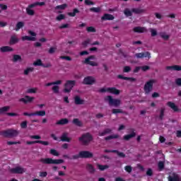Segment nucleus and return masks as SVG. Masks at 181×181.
Returning a JSON list of instances; mask_svg holds the SVG:
<instances>
[{
    "instance_id": "1",
    "label": "nucleus",
    "mask_w": 181,
    "mask_h": 181,
    "mask_svg": "<svg viewBox=\"0 0 181 181\" xmlns=\"http://www.w3.org/2000/svg\"><path fill=\"white\" fill-rule=\"evenodd\" d=\"M1 136L4 138H16L19 135V131L13 129H8L0 132Z\"/></svg>"
},
{
    "instance_id": "2",
    "label": "nucleus",
    "mask_w": 181,
    "mask_h": 181,
    "mask_svg": "<svg viewBox=\"0 0 181 181\" xmlns=\"http://www.w3.org/2000/svg\"><path fill=\"white\" fill-rule=\"evenodd\" d=\"M94 139L93 135L89 132L85 133L81 135V137L78 138V141L83 145L84 146H87L90 145V143Z\"/></svg>"
},
{
    "instance_id": "3",
    "label": "nucleus",
    "mask_w": 181,
    "mask_h": 181,
    "mask_svg": "<svg viewBox=\"0 0 181 181\" xmlns=\"http://www.w3.org/2000/svg\"><path fill=\"white\" fill-rule=\"evenodd\" d=\"M40 162H42V163H44L45 165H60L61 163H64V160L62 159L53 160L50 158H41Z\"/></svg>"
},
{
    "instance_id": "4",
    "label": "nucleus",
    "mask_w": 181,
    "mask_h": 181,
    "mask_svg": "<svg viewBox=\"0 0 181 181\" xmlns=\"http://www.w3.org/2000/svg\"><path fill=\"white\" fill-rule=\"evenodd\" d=\"M76 86V81L75 80H67L64 85V93H71V90Z\"/></svg>"
},
{
    "instance_id": "5",
    "label": "nucleus",
    "mask_w": 181,
    "mask_h": 181,
    "mask_svg": "<svg viewBox=\"0 0 181 181\" xmlns=\"http://www.w3.org/2000/svg\"><path fill=\"white\" fill-rule=\"evenodd\" d=\"M105 101H107L109 105L113 107H119L121 105V100L114 99L112 96L107 95L105 98Z\"/></svg>"
},
{
    "instance_id": "6",
    "label": "nucleus",
    "mask_w": 181,
    "mask_h": 181,
    "mask_svg": "<svg viewBox=\"0 0 181 181\" xmlns=\"http://www.w3.org/2000/svg\"><path fill=\"white\" fill-rule=\"evenodd\" d=\"M155 83H156L155 79H151L145 83L144 88L145 94L148 95L153 90V84H155Z\"/></svg>"
},
{
    "instance_id": "7",
    "label": "nucleus",
    "mask_w": 181,
    "mask_h": 181,
    "mask_svg": "<svg viewBox=\"0 0 181 181\" xmlns=\"http://www.w3.org/2000/svg\"><path fill=\"white\" fill-rule=\"evenodd\" d=\"M110 93L111 94H115V95H119V93H121V91L118 89H117L115 87H112V88H100L99 90V93Z\"/></svg>"
},
{
    "instance_id": "8",
    "label": "nucleus",
    "mask_w": 181,
    "mask_h": 181,
    "mask_svg": "<svg viewBox=\"0 0 181 181\" xmlns=\"http://www.w3.org/2000/svg\"><path fill=\"white\" fill-rule=\"evenodd\" d=\"M23 115H24L25 117H35V115H37V117H45V115H46V111L40 110L31 113H28L25 112L23 113Z\"/></svg>"
},
{
    "instance_id": "9",
    "label": "nucleus",
    "mask_w": 181,
    "mask_h": 181,
    "mask_svg": "<svg viewBox=\"0 0 181 181\" xmlns=\"http://www.w3.org/2000/svg\"><path fill=\"white\" fill-rule=\"evenodd\" d=\"M79 156L81 159H90L94 156V154L88 151H82L79 152Z\"/></svg>"
},
{
    "instance_id": "10",
    "label": "nucleus",
    "mask_w": 181,
    "mask_h": 181,
    "mask_svg": "<svg viewBox=\"0 0 181 181\" xmlns=\"http://www.w3.org/2000/svg\"><path fill=\"white\" fill-rule=\"evenodd\" d=\"M94 59H95V56L94 55H91L88 58L85 59V61H84L85 64H89L93 67H97V66H98V64L95 62L90 61V60H94Z\"/></svg>"
},
{
    "instance_id": "11",
    "label": "nucleus",
    "mask_w": 181,
    "mask_h": 181,
    "mask_svg": "<svg viewBox=\"0 0 181 181\" xmlns=\"http://www.w3.org/2000/svg\"><path fill=\"white\" fill-rule=\"evenodd\" d=\"M95 83V78L93 76H86L83 78V84L85 86H93Z\"/></svg>"
},
{
    "instance_id": "12",
    "label": "nucleus",
    "mask_w": 181,
    "mask_h": 181,
    "mask_svg": "<svg viewBox=\"0 0 181 181\" xmlns=\"http://www.w3.org/2000/svg\"><path fill=\"white\" fill-rule=\"evenodd\" d=\"M35 100L34 97H30L29 95H25L24 98H21L18 100L20 103H23V104H29Z\"/></svg>"
},
{
    "instance_id": "13",
    "label": "nucleus",
    "mask_w": 181,
    "mask_h": 181,
    "mask_svg": "<svg viewBox=\"0 0 181 181\" xmlns=\"http://www.w3.org/2000/svg\"><path fill=\"white\" fill-rule=\"evenodd\" d=\"M131 132L132 133L130 134H126L123 136V139L124 141H129V139H132V138H135L136 136L135 129H131Z\"/></svg>"
},
{
    "instance_id": "14",
    "label": "nucleus",
    "mask_w": 181,
    "mask_h": 181,
    "mask_svg": "<svg viewBox=\"0 0 181 181\" xmlns=\"http://www.w3.org/2000/svg\"><path fill=\"white\" fill-rule=\"evenodd\" d=\"M167 105H168V107H170V108H171V110L174 112H180V109H179L177 105H176V104H175V103H173V102H170V101L168 102L167 103Z\"/></svg>"
},
{
    "instance_id": "15",
    "label": "nucleus",
    "mask_w": 181,
    "mask_h": 181,
    "mask_svg": "<svg viewBox=\"0 0 181 181\" xmlns=\"http://www.w3.org/2000/svg\"><path fill=\"white\" fill-rule=\"evenodd\" d=\"M135 57H137V59H144V57H148V59H151V52H145L136 53L135 54Z\"/></svg>"
},
{
    "instance_id": "16",
    "label": "nucleus",
    "mask_w": 181,
    "mask_h": 181,
    "mask_svg": "<svg viewBox=\"0 0 181 181\" xmlns=\"http://www.w3.org/2000/svg\"><path fill=\"white\" fill-rule=\"evenodd\" d=\"M35 144H41V145H44L45 146H47L49 145V141H45L42 140H37L33 141H26L27 145H33Z\"/></svg>"
},
{
    "instance_id": "17",
    "label": "nucleus",
    "mask_w": 181,
    "mask_h": 181,
    "mask_svg": "<svg viewBox=\"0 0 181 181\" xmlns=\"http://www.w3.org/2000/svg\"><path fill=\"white\" fill-rule=\"evenodd\" d=\"M11 172H13V173L22 175V173H25V172H26V170L21 167H16L11 170Z\"/></svg>"
},
{
    "instance_id": "18",
    "label": "nucleus",
    "mask_w": 181,
    "mask_h": 181,
    "mask_svg": "<svg viewBox=\"0 0 181 181\" xmlns=\"http://www.w3.org/2000/svg\"><path fill=\"white\" fill-rule=\"evenodd\" d=\"M148 30H146V28L145 27H134L133 28V32L135 33H144V32H147Z\"/></svg>"
},
{
    "instance_id": "19",
    "label": "nucleus",
    "mask_w": 181,
    "mask_h": 181,
    "mask_svg": "<svg viewBox=\"0 0 181 181\" xmlns=\"http://www.w3.org/2000/svg\"><path fill=\"white\" fill-rule=\"evenodd\" d=\"M114 19H115V17L112 14L105 13L101 17V21H114Z\"/></svg>"
},
{
    "instance_id": "20",
    "label": "nucleus",
    "mask_w": 181,
    "mask_h": 181,
    "mask_svg": "<svg viewBox=\"0 0 181 181\" xmlns=\"http://www.w3.org/2000/svg\"><path fill=\"white\" fill-rule=\"evenodd\" d=\"M19 42V38L16 35H13L11 36L9 45H16V43Z\"/></svg>"
},
{
    "instance_id": "21",
    "label": "nucleus",
    "mask_w": 181,
    "mask_h": 181,
    "mask_svg": "<svg viewBox=\"0 0 181 181\" xmlns=\"http://www.w3.org/2000/svg\"><path fill=\"white\" fill-rule=\"evenodd\" d=\"M1 53H6L8 52H13V48L10 46H3L0 48Z\"/></svg>"
},
{
    "instance_id": "22",
    "label": "nucleus",
    "mask_w": 181,
    "mask_h": 181,
    "mask_svg": "<svg viewBox=\"0 0 181 181\" xmlns=\"http://www.w3.org/2000/svg\"><path fill=\"white\" fill-rule=\"evenodd\" d=\"M117 78H119L120 80H127L128 81H136V78H135L127 77V76H124L121 74L117 75Z\"/></svg>"
},
{
    "instance_id": "23",
    "label": "nucleus",
    "mask_w": 181,
    "mask_h": 181,
    "mask_svg": "<svg viewBox=\"0 0 181 181\" xmlns=\"http://www.w3.org/2000/svg\"><path fill=\"white\" fill-rule=\"evenodd\" d=\"M166 70H175V71H181V66L178 65H174V66H167L165 67Z\"/></svg>"
},
{
    "instance_id": "24",
    "label": "nucleus",
    "mask_w": 181,
    "mask_h": 181,
    "mask_svg": "<svg viewBox=\"0 0 181 181\" xmlns=\"http://www.w3.org/2000/svg\"><path fill=\"white\" fill-rule=\"evenodd\" d=\"M74 103L76 105H83L84 104V100L81 99L80 96H75Z\"/></svg>"
},
{
    "instance_id": "25",
    "label": "nucleus",
    "mask_w": 181,
    "mask_h": 181,
    "mask_svg": "<svg viewBox=\"0 0 181 181\" xmlns=\"http://www.w3.org/2000/svg\"><path fill=\"white\" fill-rule=\"evenodd\" d=\"M69 124V119L63 118L56 122V125H67Z\"/></svg>"
},
{
    "instance_id": "26",
    "label": "nucleus",
    "mask_w": 181,
    "mask_h": 181,
    "mask_svg": "<svg viewBox=\"0 0 181 181\" xmlns=\"http://www.w3.org/2000/svg\"><path fill=\"white\" fill-rule=\"evenodd\" d=\"M132 12H133V13H136V15H139L141 13H145L146 10L144 8H132Z\"/></svg>"
},
{
    "instance_id": "27",
    "label": "nucleus",
    "mask_w": 181,
    "mask_h": 181,
    "mask_svg": "<svg viewBox=\"0 0 181 181\" xmlns=\"http://www.w3.org/2000/svg\"><path fill=\"white\" fill-rule=\"evenodd\" d=\"M112 132V129L110 128L105 129L103 132L99 133V136H104L107 135V134H111Z\"/></svg>"
},
{
    "instance_id": "28",
    "label": "nucleus",
    "mask_w": 181,
    "mask_h": 181,
    "mask_svg": "<svg viewBox=\"0 0 181 181\" xmlns=\"http://www.w3.org/2000/svg\"><path fill=\"white\" fill-rule=\"evenodd\" d=\"M168 181H180V177H179V175L174 174L173 176H168Z\"/></svg>"
},
{
    "instance_id": "29",
    "label": "nucleus",
    "mask_w": 181,
    "mask_h": 181,
    "mask_svg": "<svg viewBox=\"0 0 181 181\" xmlns=\"http://www.w3.org/2000/svg\"><path fill=\"white\" fill-rule=\"evenodd\" d=\"M86 169L88 170L89 173H95V168L91 164H87Z\"/></svg>"
},
{
    "instance_id": "30",
    "label": "nucleus",
    "mask_w": 181,
    "mask_h": 181,
    "mask_svg": "<svg viewBox=\"0 0 181 181\" xmlns=\"http://www.w3.org/2000/svg\"><path fill=\"white\" fill-rule=\"evenodd\" d=\"M22 40L23 41L28 40L29 42H35L36 41V37L25 35L22 37Z\"/></svg>"
},
{
    "instance_id": "31",
    "label": "nucleus",
    "mask_w": 181,
    "mask_h": 181,
    "mask_svg": "<svg viewBox=\"0 0 181 181\" xmlns=\"http://www.w3.org/2000/svg\"><path fill=\"white\" fill-rule=\"evenodd\" d=\"M23 26H25V23L22 22V21H19L18 23H17V24L16 25V28L15 30L16 32H18L20 29H22V28H23Z\"/></svg>"
},
{
    "instance_id": "32",
    "label": "nucleus",
    "mask_w": 181,
    "mask_h": 181,
    "mask_svg": "<svg viewBox=\"0 0 181 181\" xmlns=\"http://www.w3.org/2000/svg\"><path fill=\"white\" fill-rule=\"evenodd\" d=\"M118 138H119V135L118 134L110 135L105 137V141H110V139H118Z\"/></svg>"
},
{
    "instance_id": "33",
    "label": "nucleus",
    "mask_w": 181,
    "mask_h": 181,
    "mask_svg": "<svg viewBox=\"0 0 181 181\" xmlns=\"http://www.w3.org/2000/svg\"><path fill=\"white\" fill-rule=\"evenodd\" d=\"M62 142H70V138L67 137V133H64L61 136Z\"/></svg>"
},
{
    "instance_id": "34",
    "label": "nucleus",
    "mask_w": 181,
    "mask_h": 181,
    "mask_svg": "<svg viewBox=\"0 0 181 181\" xmlns=\"http://www.w3.org/2000/svg\"><path fill=\"white\" fill-rule=\"evenodd\" d=\"M72 122L74 125H76V127H83V123L78 118L74 119Z\"/></svg>"
},
{
    "instance_id": "35",
    "label": "nucleus",
    "mask_w": 181,
    "mask_h": 181,
    "mask_svg": "<svg viewBox=\"0 0 181 181\" xmlns=\"http://www.w3.org/2000/svg\"><path fill=\"white\" fill-rule=\"evenodd\" d=\"M76 13H80V11L78 10V8H74L73 12L68 13V15L69 16H71L72 18H74Z\"/></svg>"
},
{
    "instance_id": "36",
    "label": "nucleus",
    "mask_w": 181,
    "mask_h": 181,
    "mask_svg": "<svg viewBox=\"0 0 181 181\" xmlns=\"http://www.w3.org/2000/svg\"><path fill=\"white\" fill-rule=\"evenodd\" d=\"M22 61V57L18 54H14L13 57V62L14 63H16V62H21Z\"/></svg>"
},
{
    "instance_id": "37",
    "label": "nucleus",
    "mask_w": 181,
    "mask_h": 181,
    "mask_svg": "<svg viewBox=\"0 0 181 181\" xmlns=\"http://www.w3.org/2000/svg\"><path fill=\"white\" fill-rule=\"evenodd\" d=\"M86 30L88 33H95L97 32V30L93 26L87 27Z\"/></svg>"
},
{
    "instance_id": "38",
    "label": "nucleus",
    "mask_w": 181,
    "mask_h": 181,
    "mask_svg": "<svg viewBox=\"0 0 181 181\" xmlns=\"http://www.w3.org/2000/svg\"><path fill=\"white\" fill-rule=\"evenodd\" d=\"M158 166L159 172H162V170L165 169V163H163V161H159Z\"/></svg>"
},
{
    "instance_id": "39",
    "label": "nucleus",
    "mask_w": 181,
    "mask_h": 181,
    "mask_svg": "<svg viewBox=\"0 0 181 181\" xmlns=\"http://www.w3.org/2000/svg\"><path fill=\"white\" fill-rule=\"evenodd\" d=\"M165 107H161L160 110V115H159V119L162 121L163 119V117H165Z\"/></svg>"
},
{
    "instance_id": "40",
    "label": "nucleus",
    "mask_w": 181,
    "mask_h": 181,
    "mask_svg": "<svg viewBox=\"0 0 181 181\" xmlns=\"http://www.w3.org/2000/svg\"><path fill=\"white\" fill-rule=\"evenodd\" d=\"M124 13L127 18L129 16H132V11H130L129 8H125L124 11Z\"/></svg>"
},
{
    "instance_id": "41",
    "label": "nucleus",
    "mask_w": 181,
    "mask_h": 181,
    "mask_svg": "<svg viewBox=\"0 0 181 181\" xmlns=\"http://www.w3.org/2000/svg\"><path fill=\"white\" fill-rule=\"evenodd\" d=\"M98 168L99 170L104 171V170H105V169H108V168H110V166L108 165H103L100 164H98Z\"/></svg>"
},
{
    "instance_id": "42",
    "label": "nucleus",
    "mask_w": 181,
    "mask_h": 181,
    "mask_svg": "<svg viewBox=\"0 0 181 181\" xmlns=\"http://www.w3.org/2000/svg\"><path fill=\"white\" fill-rule=\"evenodd\" d=\"M33 66H41L42 67L43 66V62H42V59H38L35 62H33Z\"/></svg>"
},
{
    "instance_id": "43",
    "label": "nucleus",
    "mask_w": 181,
    "mask_h": 181,
    "mask_svg": "<svg viewBox=\"0 0 181 181\" xmlns=\"http://www.w3.org/2000/svg\"><path fill=\"white\" fill-rule=\"evenodd\" d=\"M11 108L9 106H4L3 107H0V114H4V112H8V110Z\"/></svg>"
},
{
    "instance_id": "44",
    "label": "nucleus",
    "mask_w": 181,
    "mask_h": 181,
    "mask_svg": "<svg viewBox=\"0 0 181 181\" xmlns=\"http://www.w3.org/2000/svg\"><path fill=\"white\" fill-rule=\"evenodd\" d=\"M112 114H124V110H122V109H112Z\"/></svg>"
},
{
    "instance_id": "45",
    "label": "nucleus",
    "mask_w": 181,
    "mask_h": 181,
    "mask_svg": "<svg viewBox=\"0 0 181 181\" xmlns=\"http://www.w3.org/2000/svg\"><path fill=\"white\" fill-rule=\"evenodd\" d=\"M33 70H35V68H33V67L27 68L25 70H24L25 76H28V74H29V73H32V71H33Z\"/></svg>"
},
{
    "instance_id": "46",
    "label": "nucleus",
    "mask_w": 181,
    "mask_h": 181,
    "mask_svg": "<svg viewBox=\"0 0 181 181\" xmlns=\"http://www.w3.org/2000/svg\"><path fill=\"white\" fill-rule=\"evenodd\" d=\"M90 12H94L95 13H98L101 11V8L99 7H92L90 8Z\"/></svg>"
},
{
    "instance_id": "47",
    "label": "nucleus",
    "mask_w": 181,
    "mask_h": 181,
    "mask_svg": "<svg viewBox=\"0 0 181 181\" xmlns=\"http://www.w3.org/2000/svg\"><path fill=\"white\" fill-rule=\"evenodd\" d=\"M26 12L27 14L29 15L30 16H33V15H35V11L32 10L29 7L26 8Z\"/></svg>"
},
{
    "instance_id": "48",
    "label": "nucleus",
    "mask_w": 181,
    "mask_h": 181,
    "mask_svg": "<svg viewBox=\"0 0 181 181\" xmlns=\"http://www.w3.org/2000/svg\"><path fill=\"white\" fill-rule=\"evenodd\" d=\"M49 153L53 155V156H59L60 153H59L55 149L52 148L49 151Z\"/></svg>"
},
{
    "instance_id": "49",
    "label": "nucleus",
    "mask_w": 181,
    "mask_h": 181,
    "mask_svg": "<svg viewBox=\"0 0 181 181\" xmlns=\"http://www.w3.org/2000/svg\"><path fill=\"white\" fill-rule=\"evenodd\" d=\"M115 153H117V155L119 157V158H125V153H124L123 152H119L118 150H115Z\"/></svg>"
},
{
    "instance_id": "50",
    "label": "nucleus",
    "mask_w": 181,
    "mask_h": 181,
    "mask_svg": "<svg viewBox=\"0 0 181 181\" xmlns=\"http://www.w3.org/2000/svg\"><path fill=\"white\" fill-rule=\"evenodd\" d=\"M90 42H91V40L87 39L86 40L82 42V46H83V47H87V46L90 45Z\"/></svg>"
},
{
    "instance_id": "51",
    "label": "nucleus",
    "mask_w": 181,
    "mask_h": 181,
    "mask_svg": "<svg viewBox=\"0 0 181 181\" xmlns=\"http://www.w3.org/2000/svg\"><path fill=\"white\" fill-rule=\"evenodd\" d=\"M21 127L23 129H26V128H28V121H23V122H21Z\"/></svg>"
},
{
    "instance_id": "52",
    "label": "nucleus",
    "mask_w": 181,
    "mask_h": 181,
    "mask_svg": "<svg viewBox=\"0 0 181 181\" xmlns=\"http://www.w3.org/2000/svg\"><path fill=\"white\" fill-rule=\"evenodd\" d=\"M66 8H67V4H62V5L57 6L56 9L63 10V9H66Z\"/></svg>"
},
{
    "instance_id": "53",
    "label": "nucleus",
    "mask_w": 181,
    "mask_h": 181,
    "mask_svg": "<svg viewBox=\"0 0 181 181\" xmlns=\"http://www.w3.org/2000/svg\"><path fill=\"white\" fill-rule=\"evenodd\" d=\"M132 69L131 66H125L123 68V72L124 73H129V71H131Z\"/></svg>"
},
{
    "instance_id": "54",
    "label": "nucleus",
    "mask_w": 181,
    "mask_h": 181,
    "mask_svg": "<svg viewBox=\"0 0 181 181\" xmlns=\"http://www.w3.org/2000/svg\"><path fill=\"white\" fill-rule=\"evenodd\" d=\"M124 170H126L127 173H131V172H132V167L131 165H126L124 167Z\"/></svg>"
},
{
    "instance_id": "55",
    "label": "nucleus",
    "mask_w": 181,
    "mask_h": 181,
    "mask_svg": "<svg viewBox=\"0 0 181 181\" xmlns=\"http://www.w3.org/2000/svg\"><path fill=\"white\" fill-rule=\"evenodd\" d=\"M59 87L58 86H54L52 87V91L53 93H54V94H58L59 93Z\"/></svg>"
},
{
    "instance_id": "56",
    "label": "nucleus",
    "mask_w": 181,
    "mask_h": 181,
    "mask_svg": "<svg viewBox=\"0 0 181 181\" xmlns=\"http://www.w3.org/2000/svg\"><path fill=\"white\" fill-rule=\"evenodd\" d=\"M21 145V141H7V145L11 146V145Z\"/></svg>"
},
{
    "instance_id": "57",
    "label": "nucleus",
    "mask_w": 181,
    "mask_h": 181,
    "mask_svg": "<svg viewBox=\"0 0 181 181\" xmlns=\"http://www.w3.org/2000/svg\"><path fill=\"white\" fill-rule=\"evenodd\" d=\"M150 32H151V36L153 37H154V36H156V35H158V31H156V30H155L153 28H151Z\"/></svg>"
},
{
    "instance_id": "58",
    "label": "nucleus",
    "mask_w": 181,
    "mask_h": 181,
    "mask_svg": "<svg viewBox=\"0 0 181 181\" xmlns=\"http://www.w3.org/2000/svg\"><path fill=\"white\" fill-rule=\"evenodd\" d=\"M60 59H62V60H67L68 62H71V57L69 56H61Z\"/></svg>"
},
{
    "instance_id": "59",
    "label": "nucleus",
    "mask_w": 181,
    "mask_h": 181,
    "mask_svg": "<svg viewBox=\"0 0 181 181\" xmlns=\"http://www.w3.org/2000/svg\"><path fill=\"white\" fill-rule=\"evenodd\" d=\"M28 94H35L36 93V88H29L27 90Z\"/></svg>"
},
{
    "instance_id": "60",
    "label": "nucleus",
    "mask_w": 181,
    "mask_h": 181,
    "mask_svg": "<svg viewBox=\"0 0 181 181\" xmlns=\"http://www.w3.org/2000/svg\"><path fill=\"white\" fill-rule=\"evenodd\" d=\"M30 139H42V137L39 135H30Z\"/></svg>"
},
{
    "instance_id": "61",
    "label": "nucleus",
    "mask_w": 181,
    "mask_h": 181,
    "mask_svg": "<svg viewBox=\"0 0 181 181\" xmlns=\"http://www.w3.org/2000/svg\"><path fill=\"white\" fill-rule=\"evenodd\" d=\"M147 176H152L153 175V171L152 170V168H148L146 171Z\"/></svg>"
},
{
    "instance_id": "62",
    "label": "nucleus",
    "mask_w": 181,
    "mask_h": 181,
    "mask_svg": "<svg viewBox=\"0 0 181 181\" xmlns=\"http://www.w3.org/2000/svg\"><path fill=\"white\" fill-rule=\"evenodd\" d=\"M142 71H148V70H149V69H151V67H149V66L148 65H145L141 67Z\"/></svg>"
},
{
    "instance_id": "63",
    "label": "nucleus",
    "mask_w": 181,
    "mask_h": 181,
    "mask_svg": "<svg viewBox=\"0 0 181 181\" xmlns=\"http://www.w3.org/2000/svg\"><path fill=\"white\" fill-rule=\"evenodd\" d=\"M64 18H65L64 14H59L57 17V21H63V19H64Z\"/></svg>"
},
{
    "instance_id": "64",
    "label": "nucleus",
    "mask_w": 181,
    "mask_h": 181,
    "mask_svg": "<svg viewBox=\"0 0 181 181\" xmlns=\"http://www.w3.org/2000/svg\"><path fill=\"white\" fill-rule=\"evenodd\" d=\"M175 84L178 86V87H180L181 86V78H177L175 79Z\"/></svg>"
}]
</instances>
